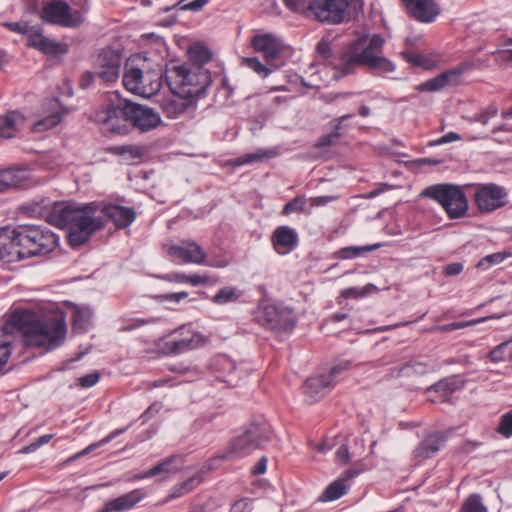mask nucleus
<instances>
[{
    "instance_id": "2f4dec72",
    "label": "nucleus",
    "mask_w": 512,
    "mask_h": 512,
    "mask_svg": "<svg viewBox=\"0 0 512 512\" xmlns=\"http://www.w3.org/2000/svg\"><path fill=\"white\" fill-rule=\"evenodd\" d=\"M68 113L69 110L66 108H59L54 110L50 115L37 121L33 126V131L36 133H41L56 127L62 121L63 117Z\"/></svg>"
},
{
    "instance_id": "c03bdc74",
    "label": "nucleus",
    "mask_w": 512,
    "mask_h": 512,
    "mask_svg": "<svg viewBox=\"0 0 512 512\" xmlns=\"http://www.w3.org/2000/svg\"><path fill=\"white\" fill-rule=\"evenodd\" d=\"M512 254L509 252H497L482 258L478 263L477 267L483 270L489 269L492 265L500 264L505 259L511 257Z\"/></svg>"
},
{
    "instance_id": "4468645a",
    "label": "nucleus",
    "mask_w": 512,
    "mask_h": 512,
    "mask_svg": "<svg viewBox=\"0 0 512 512\" xmlns=\"http://www.w3.org/2000/svg\"><path fill=\"white\" fill-rule=\"evenodd\" d=\"M508 192L495 183L477 184L474 201L482 213H490L507 204Z\"/></svg>"
},
{
    "instance_id": "de8ad7c7",
    "label": "nucleus",
    "mask_w": 512,
    "mask_h": 512,
    "mask_svg": "<svg viewBox=\"0 0 512 512\" xmlns=\"http://www.w3.org/2000/svg\"><path fill=\"white\" fill-rule=\"evenodd\" d=\"M126 430H127V428H121V429H116V430L112 431L108 436L103 438L99 443L91 444L90 446L86 447L84 450H82L79 453L75 454L72 458L69 459V461L88 454L90 451H92L93 449L99 447L102 444L109 443L114 438H116L120 434L124 433Z\"/></svg>"
},
{
    "instance_id": "a18cd8bd",
    "label": "nucleus",
    "mask_w": 512,
    "mask_h": 512,
    "mask_svg": "<svg viewBox=\"0 0 512 512\" xmlns=\"http://www.w3.org/2000/svg\"><path fill=\"white\" fill-rule=\"evenodd\" d=\"M460 512H487V509L482 504L481 496L472 494L463 503Z\"/></svg>"
},
{
    "instance_id": "1a4fd4ad",
    "label": "nucleus",
    "mask_w": 512,
    "mask_h": 512,
    "mask_svg": "<svg viewBox=\"0 0 512 512\" xmlns=\"http://www.w3.org/2000/svg\"><path fill=\"white\" fill-rule=\"evenodd\" d=\"M271 430L266 423H251L233 438L228 450L217 456L222 460H235L251 454L270 440Z\"/></svg>"
},
{
    "instance_id": "9d476101",
    "label": "nucleus",
    "mask_w": 512,
    "mask_h": 512,
    "mask_svg": "<svg viewBox=\"0 0 512 512\" xmlns=\"http://www.w3.org/2000/svg\"><path fill=\"white\" fill-rule=\"evenodd\" d=\"M421 196L438 202L450 219L463 217L468 210V200L460 186L442 183L426 187Z\"/></svg>"
},
{
    "instance_id": "c9c22d12",
    "label": "nucleus",
    "mask_w": 512,
    "mask_h": 512,
    "mask_svg": "<svg viewBox=\"0 0 512 512\" xmlns=\"http://www.w3.org/2000/svg\"><path fill=\"white\" fill-rule=\"evenodd\" d=\"M21 170L15 168H6L0 170V193L20 185L22 182Z\"/></svg>"
},
{
    "instance_id": "20e7f679",
    "label": "nucleus",
    "mask_w": 512,
    "mask_h": 512,
    "mask_svg": "<svg viewBox=\"0 0 512 512\" xmlns=\"http://www.w3.org/2000/svg\"><path fill=\"white\" fill-rule=\"evenodd\" d=\"M11 252L18 260L45 256L59 244L58 236L40 225H19L10 233Z\"/></svg>"
},
{
    "instance_id": "f257e3e1",
    "label": "nucleus",
    "mask_w": 512,
    "mask_h": 512,
    "mask_svg": "<svg viewBox=\"0 0 512 512\" xmlns=\"http://www.w3.org/2000/svg\"><path fill=\"white\" fill-rule=\"evenodd\" d=\"M98 209L95 202L83 205L70 201L54 202L49 208L47 222L61 229L69 228L68 243L80 247L105 226L104 218L97 214Z\"/></svg>"
},
{
    "instance_id": "69168bd1",
    "label": "nucleus",
    "mask_w": 512,
    "mask_h": 512,
    "mask_svg": "<svg viewBox=\"0 0 512 512\" xmlns=\"http://www.w3.org/2000/svg\"><path fill=\"white\" fill-rule=\"evenodd\" d=\"M350 366V361H341L336 366H334L327 375H331V379H333V381L335 382L336 377L340 375L343 371L349 369Z\"/></svg>"
},
{
    "instance_id": "bb28decb",
    "label": "nucleus",
    "mask_w": 512,
    "mask_h": 512,
    "mask_svg": "<svg viewBox=\"0 0 512 512\" xmlns=\"http://www.w3.org/2000/svg\"><path fill=\"white\" fill-rule=\"evenodd\" d=\"M358 474L357 471L348 470L345 474L333 481L321 494L320 500L323 502L334 501L342 497L348 491V486L346 485V481L353 478Z\"/></svg>"
},
{
    "instance_id": "ea45409f",
    "label": "nucleus",
    "mask_w": 512,
    "mask_h": 512,
    "mask_svg": "<svg viewBox=\"0 0 512 512\" xmlns=\"http://www.w3.org/2000/svg\"><path fill=\"white\" fill-rule=\"evenodd\" d=\"M381 247V244H372L365 246H350L344 247L339 251V255L342 259H353L357 258L365 253L372 252Z\"/></svg>"
},
{
    "instance_id": "79ce46f5",
    "label": "nucleus",
    "mask_w": 512,
    "mask_h": 512,
    "mask_svg": "<svg viewBox=\"0 0 512 512\" xmlns=\"http://www.w3.org/2000/svg\"><path fill=\"white\" fill-rule=\"evenodd\" d=\"M190 61L204 67V64L211 60L212 54L210 50L203 45H195L189 49Z\"/></svg>"
},
{
    "instance_id": "338daca9",
    "label": "nucleus",
    "mask_w": 512,
    "mask_h": 512,
    "mask_svg": "<svg viewBox=\"0 0 512 512\" xmlns=\"http://www.w3.org/2000/svg\"><path fill=\"white\" fill-rule=\"evenodd\" d=\"M251 510L250 500L247 498L236 501L230 510V512H249Z\"/></svg>"
},
{
    "instance_id": "8fccbe9b",
    "label": "nucleus",
    "mask_w": 512,
    "mask_h": 512,
    "mask_svg": "<svg viewBox=\"0 0 512 512\" xmlns=\"http://www.w3.org/2000/svg\"><path fill=\"white\" fill-rule=\"evenodd\" d=\"M306 199L304 196H297L291 201L287 202L283 207L282 213L289 215L294 212H302L305 208Z\"/></svg>"
},
{
    "instance_id": "37998d69",
    "label": "nucleus",
    "mask_w": 512,
    "mask_h": 512,
    "mask_svg": "<svg viewBox=\"0 0 512 512\" xmlns=\"http://www.w3.org/2000/svg\"><path fill=\"white\" fill-rule=\"evenodd\" d=\"M50 206L51 205H45L42 201L25 204L21 209L28 216L43 218L47 221Z\"/></svg>"
},
{
    "instance_id": "7ed1b4c3",
    "label": "nucleus",
    "mask_w": 512,
    "mask_h": 512,
    "mask_svg": "<svg viewBox=\"0 0 512 512\" xmlns=\"http://www.w3.org/2000/svg\"><path fill=\"white\" fill-rule=\"evenodd\" d=\"M383 45L384 39L377 34H374L368 40L360 38L353 41L347 52L343 54L341 72L336 71L333 78L339 79L353 73L356 66H366L380 74L393 72L395 65L382 56Z\"/></svg>"
},
{
    "instance_id": "09e8293b",
    "label": "nucleus",
    "mask_w": 512,
    "mask_h": 512,
    "mask_svg": "<svg viewBox=\"0 0 512 512\" xmlns=\"http://www.w3.org/2000/svg\"><path fill=\"white\" fill-rule=\"evenodd\" d=\"M444 78L445 77H442V75L439 74L438 76L419 84L417 86V90L421 91V92H423V91H432V92L439 91L447 86L446 83L444 82Z\"/></svg>"
},
{
    "instance_id": "9b49d317",
    "label": "nucleus",
    "mask_w": 512,
    "mask_h": 512,
    "mask_svg": "<svg viewBox=\"0 0 512 512\" xmlns=\"http://www.w3.org/2000/svg\"><path fill=\"white\" fill-rule=\"evenodd\" d=\"M88 7L73 9L64 0H50L40 10L43 22L68 29H77L86 22Z\"/></svg>"
},
{
    "instance_id": "f03ea898",
    "label": "nucleus",
    "mask_w": 512,
    "mask_h": 512,
    "mask_svg": "<svg viewBox=\"0 0 512 512\" xmlns=\"http://www.w3.org/2000/svg\"><path fill=\"white\" fill-rule=\"evenodd\" d=\"M11 329L23 333L26 346L42 348L45 351L62 345L67 335L65 315L62 312L54 317L38 319L31 311H14L5 322V330Z\"/></svg>"
},
{
    "instance_id": "774afa93",
    "label": "nucleus",
    "mask_w": 512,
    "mask_h": 512,
    "mask_svg": "<svg viewBox=\"0 0 512 512\" xmlns=\"http://www.w3.org/2000/svg\"><path fill=\"white\" fill-rule=\"evenodd\" d=\"M317 53L324 59H328L331 56V48L327 41L321 40L316 47Z\"/></svg>"
},
{
    "instance_id": "3c124183",
    "label": "nucleus",
    "mask_w": 512,
    "mask_h": 512,
    "mask_svg": "<svg viewBox=\"0 0 512 512\" xmlns=\"http://www.w3.org/2000/svg\"><path fill=\"white\" fill-rule=\"evenodd\" d=\"M497 432L504 437L512 436V410L501 416Z\"/></svg>"
},
{
    "instance_id": "39448f33",
    "label": "nucleus",
    "mask_w": 512,
    "mask_h": 512,
    "mask_svg": "<svg viewBox=\"0 0 512 512\" xmlns=\"http://www.w3.org/2000/svg\"><path fill=\"white\" fill-rule=\"evenodd\" d=\"M165 77L171 93L195 100L203 97L211 84L209 70L195 63L172 62L166 66Z\"/></svg>"
},
{
    "instance_id": "680f3d73",
    "label": "nucleus",
    "mask_w": 512,
    "mask_h": 512,
    "mask_svg": "<svg viewBox=\"0 0 512 512\" xmlns=\"http://www.w3.org/2000/svg\"><path fill=\"white\" fill-rule=\"evenodd\" d=\"M338 199L336 195H326V196H316L310 199V203L314 207L324 206L330 202H333Z\"/></svg>"
},
{
    "instance_id": "58836bf2",
    "label": "nucleus",
    "mask_w": 512,
    "mask_h": 512,
    "mask_svg": "<svg viewBox=\"0 0 512 512\" xmlns=\"http://www.w3.org/2000/svg\"><path fill=\"white\" fill-rule=\"evenodd\" d=\"M201 483V478L199 476H193L188 478L187 480L176 484L170 492L169 498L175 499L183 496L184 494L192 491L195 487H197Z\"/></svg>"
},
{
    "instance_id": "0e129e2a",
    "label": "nucleus",
    "mask_w": 512,
    "mask_h": 512,
    "mask_svg": "<svg viewBox=\"0 0 512 512\" xmlns=\"http://www.w3.org/2000/svg\"><path fill=\"white\" fill-rule=\"evenodd\" d=\"M350 366V361H341L336 366H334L327 375H331V379H333V381L335 382L336 377L340 375L343 371L349 369Z\"/></svg>"
},
{
    "instance_id": "aec40b11",
    "label": "nucleus",
    "mask_w": 512,
    "mask_h": 512,
    "mask_svg": "<svg viewBox=\"0 0 512 512\" xmlns=\"http://www.w3.org/2000/svg\"><path fill=\"white\" fill-rule=\"evenodd\" d=\"M168 254L184 263L194 264H203L207 257L206 252L194 241H182L180 244L171 245Z\"/></svg>"
},
{
    "instance_id": "6ab92c4d",
    "label": "nucleus",
    "mask_w": 512,
    "mask_h": 512,
    "mask_svg": "<svg viewBox=\"0 0 512 512\" xmlns=\"http://www.w3.org/2000/svg\"><path fill=\"white\" fill-rule=\"evenodd\" d=\"M411 17L422 23H431L440 14V7L434 0H402Z\"/></svg>"
},
{
    "instance_id": "603ef678",
    "label": "nucleus",
    "mask_w": 512,
    "mask_h": 512,
    "mask_svg": "<svg viewBox=\"0 0 512 512\" xmlns=\"http://www.w3.org/2000/svg\"><path fill=\"white\" fill-rule=\"evenodd\" d=\"M498 106L495 103H491L485 110L477 114L473 121L479 122L483 125H487L489 120L498 114Z\"/></svg>"
},
{
    "instance_id": "4c0bfd02",
    "label": "nucleus",
    "mask_w": 512,
    "mask_h": 512,
    "mask_svg": "<svg viewBox=\"0 0 512 512\" xmlns=\"http://www.w3.org/2000/svg\"><path fill=\"white\" fill-rule=\"evenodd\" d=\"M242 296V291L236 287H224L220 289L213 297V302L217 305L236 302Z\"/></svg>"
},
{
    "instance_id": "423d86ee",
    "label": "nucleus",
    "mask_w": 512,
    "mask_h": 512,
    "mask_svg": "<svg viewBox=\"0 0 512 512\" xmlns=\"http://www.w3.org/2000/svg\"><path fill=\"white\" fill-rule=\"evenodd\" d=\"M164 74L160 64L152 65L138 57L126 63L123 84L131 93L150 98L160 91Z\"/></svg>"
},
{
    "instance_id": "e2e57ef3",
    "label": "nucleus",
    "mask_w": 512,
    "mask_h": 512,
    "mask_svg": "<svg viewBox=\"0 0 512 512\" xmlns=\"http://www.w3.org/2000/svg\"><path fill=\"white\" fill-rule=\"evenodd\" d=\"M98 373H90L79 379V384L84 388H90L99 381Z\"/></svg>"
},
{
    "instance_id": "a878e982",
    "label": "nucleus",
    "mask_w": 512,
    "mask_h": 512,
    "mask_svg": "<svg viewBox=\"0 0 512 512\" xmlns=\"http://www.w3.org/2000/svg\"><path fill=\"white\" fill-rule=\"evenodd\" d=\"M464 384L465 380L461 376L452 375L441 379L432 385L428 391L436 392L442 401H447L454 392L462 389Z\"/></svg>"
},
{
    "instance_id": "c85d7f7f",
    "label": "nucleus",
    "mask_w": 512,
    "mask_h": 512,
    "mask_svg": "<svg viewBox=\"0 0 512 512\" xmlns=\"http://www.w3.org/2000/svg\"><path fill=\"white\" fill-rule=\"evenodd\" d=\"M279 150L278 148H260L253 153H247L241 155L233 160L232 164L234 166H243L247 164H252L255 162H262L265 159H271L278 156Z\"/></svg>"
},
{
    "instance_id": "4d7b16f0",
    "label": "nucleus",
    "mask_w": 512,
    "mask_h": 512,
    "mask_svg": "<svg viewBox=\"0 0 512 512\" xmlns=\"http://www.w3.org/2000/svg\"><path fill=\"white\" fill-rule=\"evenodd\" d=\"M96 78L98 79L95 69L92 68L90 71H85L79 79L80 88L88 89L93 85Z\"/></svg>"
},
{
    "instance_id": "13d9d810",
    "label": "nucleus",
    "mask_w": 512,
    "mask_h": 512,
    "mask_svg": "<svg viewBox=\"0 0 512 512\" xmlns=\"http://www.w3.org/2000/svg\"><path fill=\"white\" fill-rule=\"evenodd\" d=\"M475 322H453L449 324H443L436 326L433 330L439 332H450L454 330H459L465 328L467 326L473 325Z\"/></svg>"
},
{
    "instance_id": "412c9836",
    "label": "nucleus",
    "mask_w": 512,
    "mask_h": 512,
    "mask_svg": "<svg viewBox=\"0 0 512 512\" xmlns=\"http://www.w3.org/2000/svg\"><path fill=\"white\" fill-rule=\"evenodd\" d=\"M271 242L277 254L287 255L297 247L299 242L298 233L289 226H279L274 230Z\"/></svg>"
},
{
    "instance_id": "72a5a7b5",
    "label": "nucleus",
    "mask_w": 512,
    "mask_h": 512,
    "mask_svg": "<svg viewBox=\"0 0 512 512\" xmlns=\"http://www.w3.org/2000/svg\"><path fill=\"white\" fill-rule=\"evenodd\" d=\"M445 442V437L441 433L429 435L419 446L418 453L424 458L431 457Z\"/></svg>"
},
{
    "instance_id": "e433bc0d",
    "label": "nucleus",
    "mask_w": 512,
    "mask_h": 512,
    "mask_svg": "<svg viewBox=\"0 0 512 512\" xmlns=\"http://www.w3.org/2000/svg\"><path fill=\"white\" fill-rule=\"evenodd\" d=\"M92 317V311L90 308L76 307L72 313V324L73 329L77 331H86Z\"/></svg>"
},
{
    "instance_id": "5701e85b",
    "label": "nucleus",
    "mask_w": 512,
    "mask_h": 512,
    "mask_svg": "<svg viewBox=\"0 0 512 512\" xmlns=\"http://www.w3.org/2000/svg\"><path fill=\"white\" fill-rule=\"evenodd\" d=\"M101 212L109 219L118 229H124L130 226L135 218L136 212L131 207H125L117 204H107L101 209Z\"/></svg>"
},
{
    "instance_id": "c756f323",
    "label": "nucleus",
    "mask_w": 512,
    "mask_h": 512,
    "mask_svg": "<svg viewBox=\"0 0 512 512\" xmlns=\"http://www.w3.org/2000/svg\"><path fill=\"white\" fill-rule=\"evenodd\" d=\"M182 457L179 455H173L155 465L149 471L145 472L141 478H149L162 473L170 474L178 471L182 465Z\"/></svg>"
},
{
    "instance_id": "a19ab883",
    "label": "nucleus",
    "mask_w": 512,
    "mask_h": 512,
    "mask_svg": "<svg viewBox=\"0 0 512 512\" xmlns=\"http://www.w3.org/2000/svg\"><path fill=\"white\" fill-rule=\"evenodd\" d=\"M208 3V0H178L173 6L161 7V12H168L173 8L179 7L183 11L198 12Z\"/></svg>"
},
{
    "instance_id": "6e6552de",
    "label": "nucleus",
    "mask_w": 512,
    "mask_h": 512,
    "mask_svg": "<svg viewBox=\"0 0 512 512\" xmlns=\"http://www.w3.org/2000/svg\"><path fill=\"white\" fill-rule=\"evenodd\" d=\"M126 101L118 93H112L100 107L90 113L89 119L95 122L104 134H125L128 131Z\"/></svg>"
},
{
    "instance_id": "ddd939ff",
    "label": "nucleus",
    "mask_w": 512,
    "mask_h": 512,
    "mask_svg": "<svg viewBox=\"0 0 512 512\" xmlns=\"http://www.w3.org/2000/svg\"><path fill=\"white\" fill-rule=\"evenodd\" d=\"M205 338L189 326H181L163 337L158 346L164 354H181L202 346Z\"/></svg>"
},
{
    "instance_id": "bf43d9fd",
    "label": "nucleus",
    "mask_w": 512,
    "mask_h": 512,
    "mask_svg": "<svg viewBox=\"0 0 512 512\" xmlns=\"http://www.w3.org/2000/svg\"><path fill=\"white\" fill-rule=\"evenodd\" d=\"M441 75H442V77H445L444 82L446 83L447 86L448 85L456 86L460 82L461 76H460L459 72L457 71L456 67L441 73Z\"/></svg>"
},
{
    "instance_id": "7c9ffc66",
    "label": "nucleus",
    "mask_w": 512,
    "mask_h": 512,
    "mask_svg": "<svg viewBox=\"0 0 512 512\" xmlns=\"http://www.w3.org/2000/svg\"><path fill=\"white\" fill-rule=\"evenodd\" d=\"M160 279L167 282L176 283H189L192 286L207 285L209 283V277L207 275H186L181 272H174L159 276Z\"/></svg>"
},
{
    "instance_id": "473e14b6",
    "label": "nucleus",
    "mask_w": 512,
    "mask_h": 512,
    "mask_svg": "<svg viewBox=\"0 0 512 512\" xmlns=\"http://www.w3.org/2000/svg\"><path fill=\"white\" fill-rule=\"evenodd\" d=\"M0 335V373H3L4 367L8 363V360L12 353V341L15 329L5 330V324L1 328Z\"/></svg>"
},
{
    "instance_id": "f704fd0d",
    "label": "nucleus",
    "mask_w": 512,
    "mask_h": 512,
    "mask_svg": "<svg viewBox=\"0 0 512 512\" xmlns=\"http://www.w3.org/2000/svg\"><path fill=\"white\" fill-rule=\"evenodd\" d=\"M353 116H354V114H346V115L340 116L337 119H335L334 122L336 124L334 125V131L320 137L318 142L316 143V147L321 149V148L331 147V146L336 145V143L338 142V140L341 136L339 131L342 128L343 122L347 119L352 118Z\"/></svg>"
},
{
    "instance_id": "a211bd4d",
    "label": "nucleus",
    "mask_w": 512,
    "mask_h": 512,
    "mask_svg": "<svg viewBox=\"0 0 512 512\" xmlns=\"http://www.w3.org/2000/svg\"><path fill=\"white\" fill-rule=\"evenodd\" d=\"M251 46L256 52L262 53L269 63L278 60L284 50L282 40L272 33L254 35L251 39Z\"/></svg>"
},
{
    "instance_id": "0eeeda50",
    "label": "nucleus",
    "mask_w": 512,
    "mask_h": 512,
    "mask_svg": "<svg viewBox=\"0 0 512 512\" xmlns=\"http://www.w3.org/2000/svg\"><path fill=\"white\" fill-rule=\"evenodd\" d=\"M287 8L313 16L321 23L338 25L349 16L356 0H283Z\"/></svg>"
},
{
    "instance_id": "dca6fc26",
    "label": "nucleus",
    "mask_w": 512,
    "mask_h": 512,
    "mask_svg": "<svg viewBox=\"0 0 512 512\" xmlns=\"http://www.w3.org/2000/svg\"><path fill=\"white\" fill-rule=\"evenodd\" d=\"M24 36L28 47L34 48L46 55L59 56L69 51L68 44L46 37L43 34L42 27L39 25H29Z\"/></svg>"
},
{
    "instance_id": "cd10ccee",
    "label": "nucleus",
    "mask_w": 512,
    "mask_h": 512,
    "mask_svg": "<svg viewBox=\"0 0 512 512\" xmlns=\"http://www.w3.org/2000/svg\"><path fill=\"white\" fill-rule=\"evenodd\" d=\"M25 117L18 111H10L0 116V137L12 138L24 125Z\"/></svg>"
},
{
    "instance_id": "f3484780",
    "label": "nucleus",
    "mask_w": 512,
    "mask_h": 512,
    "mask_svg": "<svg viewBox=\"0 0 512 512\" xmlns=\"http://www.w3.org/2000/svg\"><path fill=\"white\" fill-rule=\"evenodd\" d=\"M127 123L132 124L142 132L156 128L160 122V115L152 108L143 106L129 100L126 101Z\"/></svg>"
},
{
    "instance_id": "2eb2a0df",
    "label": "nucleus",
    "mask_w": 512,
    "mask_h": 512,
    "mask_svg": "<svg viewBox=\"0 0 512 512\" xmlns=\"http://www.w3.org/2000/svg\"><path fill=\"white\" fill-rule=\"evenodd\" d=\"M264 326L277 333L292 331L296 324L293 310L277 305H266L260 315Z\"/></svg>"
},
{
    "instance_id": "864d4df0",
    "label": "nucleus",
    "mask_w": 512,
    "mask_h": 512,
    "mask_svg": "<svg viewBox=\"0 0 512 512\" xmlns=\"http://www.w3.org/2000/svg\"><path fill=\"white\" fill-rule=\"evenodd\" d=\"M486 66L485 61L477 58V59H468L463 62H461L459 65L456 66L457 71L459 72L460 76L463 74L473 70V69H479Z\"/></svg>"
},
{
    "instance_id": "5fc2aeb1",
    "label": "nucleus",
    "mask_w": 512,
    "mask_h": 512,
    "mask_svg": "<svg viewBox=\"0 0 512 512\" xmlns=\"http://www.w3.org/2000/svg\"><path fill=\"white\" fill-rule=\"evenodd\" d=\"M120 153L123 155H128V159L135 161L142 158L144 155V149L139 146L129 145V146H122L119 148Z\"/></svg>"
},
{
    "instance_id": "6e6d98bb",
    "label": "nucleus",
    "mask_w": 512,
    "mask_h": 512,
    "mask_svg": "<svg viewBox=\"0 0 512 512\" xmlns=\"http://www.w3.org/2000/svg\"><path fill=\"white\" fill-rule=\"evenodd\" d=\"M508 347V342H503L497 345L489 352V358L492 362L498 363L505 360V351Z\"/></svg>"
},
{
    "instance_id": "49530a36",
    "label": "nucleus",
    "mask_w": 512,
    "mask_h": 512,
    "mask_svg": "<svg viewBox=\"0 0 512 512\" xmlns=\"http://www.w3.org/2000/svg\"><path fill=\"white\" fill-rule=\"evenodd\" d=\"M242 64L253 70L262 78H266L272 71L266 65L261 63L257 57L243 58Z\"/></svg>"
},
{
    "instance_id": "4be33fe9",
    "label": "nucleus",
    "mask_w": 512,
    "mask_h": 512,
    "mask_svg": "<svg viewBox=\"0 0 512 512\" xmlns=\"http://www.w3.org/2000/svg\"><path fill=\"white\" fill-rule=\"evenodd\" d=\"M197 100L186 95L173 94L161 102L164 114L169 118H177L185 113H192L196 109Z\"/></svg>"
},
{
    "instance_id": "f8f14e48",
    "label": "nucleus",
    "mask_w": 512,
    "mask_h": 512,
    "mask_svg": "<svg viewBox=\"0 0 512 512\" xmlns=\"http://www.w3.org/2000/svg\"><path fill=\"white\" fill-rule=\"evenodd\" d=\"M91 64L99 80L113 84L120 77L122 53L111 46L100 48L91 55Z\"/></svg>"
},
{
    "instance_id": "052dcab7",
    "label": "nucleus",
    "mask_w": 512,
    "mask_h": 512,
    "mask_svg": "<svg viewBox=\"0 0 512 512\" xmlns=\"http://www.w3.org/2000/svg\"><path fill=\"white\" fill-rule=\"evenodd\" d=\"M3 25H4V27H6L7 29H9L12 32H15V33H18L21 35H25L30 24L26 21H18V22H6Z\"/></svg>"
},
{
    "instance_id": "393cba45",
    "label": "nucleus",
    "mask_w": 512,
    "mask_h": 512,
    "mask_svg": "<svg viewBox=\"0 0 512 512\" xmlns=\"http://www.w3.org/2000/svg\"><path fill=\"white\" fill-rule=\"evenodd\" d=\"M144 494L141 490L135 489L115 499L107 501L98 512H125L132 509L139 503Z\"/></svg>"
},
{
    "instance_id": "b1692460",
    "label": "nucleus",
    "mask_w": 512,
    "mask_h": 512,
    "mask_svg": "<svg viewBox=\"0 0 512 512\" xmlns=\"http://www.w3.org/2000/svg\"><path fill=\"white\" fill-rule=\"evenodd\" d=\"M331 375L320 374L309 377L304 384V393L311 401H318L334 386Z\"/></svg>"
}]
</instances>
